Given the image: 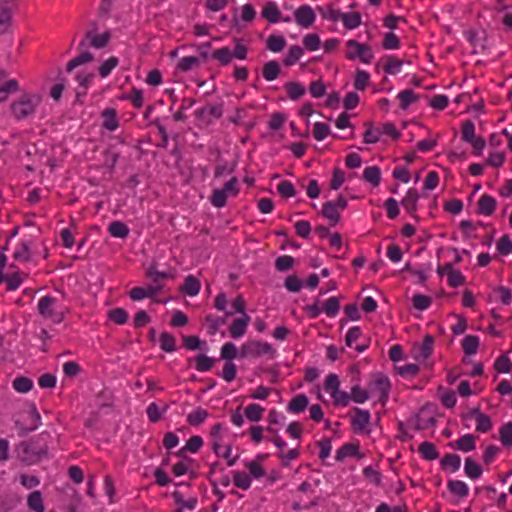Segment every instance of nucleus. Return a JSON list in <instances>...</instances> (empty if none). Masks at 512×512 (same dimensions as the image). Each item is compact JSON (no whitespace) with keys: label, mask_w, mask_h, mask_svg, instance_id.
I'll return each instance as SVG.
<instances>
[{"label":"nucleus","mask_w":512,"mask_h":512,"mask_svg":"<svg viewBox=\"0 0 512 512\" xmlns=\"http://www.w3.org/2000/svg\"><path fill=\"white\" fill-rule=\"evenodd\" d=\"M37 310L41 317L55 324H60L67 313V308L51 295H45L38 300Z\"/></svg>","instance_id":"f257e3e1"},{"label":"nucleus","mask_w":512,"mask_h":512,"mask_svg":"<svg viewBox=\"0 0 512 512\" xmlns=\"http://www.w3.org/2000/svg\"><path fill=\"white\" fill-rule=\"evenodd\" d=\"M40 96L37 94L24 93L11 105L12 115L17 120H23L34 114L36 107L40 103Z\"/></svg>","instance_id":"f03ea898"},{"label":"nucleus","mask_w":512,"mask_h":512,"mask_svg":"<svg viewBox=\"0 0 512 512\" xmlns=\"http://www.w3.org/2000/svg\"><path fill=\"white\" fill-rule=\"evenodd\" d=\"M264 355L270 359L276 355V350L268 342L252 340L244 343L240 349L241 358H256Z\"/></svg>","instance_id":"7ed1b4c3"},{"label":"nucleus","mask_w":512,"mask_h":512,"mask_svg":"<svg viewBox=\"0 0 512 512\" xmlns=\"http://www.w3.org/2000/svg\"><path fill=\"white\" fill-rule=\"evenodd\" d=\"M238 193V180L236 177H232L224 184L223 188L213 190L210 198L211 204L216 208H222L226 205L228 196H236Z\"/></svg>","instance_id":"20e7f679"},{"label":"nucleus","mask_w":512,"mask_h":512,"mask_svg":"<svg viewBox=\"0 0 512 512\" xmlns=\"http://www.w3.org/2000/svg\"><path fill=\"white\" fill-rule=\"evenodd\" d=\"M111 39L110 31H105L101 34L96 33V24L86 32L85 37L81 40L79 46L85 48L88 44L96 49L104 48Z\"/></svg>","instance_id":"39448f33"},{"label":"nucleus","mask_w":512,"mask_h":512,"mask_svg":"<svg viewBox=\"0 0 512 512\" xmlns=\"http://www.w3.org/2000/svg\"><path fill=\"white\" fill-rule=\"evenodd\" d=\"M347 46L349 48H355L357 49V53H352L351 51H348L346 53V57L350 60H353L355 58H359L360 61L364 64H370L374 58L373 51L371 47L368 44H361L358 43L356 40H348Z\"/></svg>","instance_id":"423d86ee"},{"label":"nucleus","mask_w":512,"mask_h":512,"mask_svg":"<svg viewBox=\"0 0 512 512\" xmlns=\"http://www.w3.org/2000/svg\"><path fill=\"white\" fill-rule=\"evenodd\" d=\"M294 18L299 26L307 29L315 22L316 14L310 5L304 4L294 11Z\"/></svg>","instance_id":"0eeeda50"},{"label":"nucleus","mask_w":512,"mask_h":512,"mask_svg":"<svg viewBox=\"0 0 512 512\" xmlns=\"http://www.w3.org/2000/svg\"><path fill=\"white\" fill-rule=\"evenodd\" d=\"M434 350V337L426 335L423 342L413 348L414 357L418 361H425L428 359Z\"/></svg>","instance_id":"6e6552de"},{"label":"nucleus","mask_w":512,"mask_h":512,"mask_svg":"<svg viewBox=\"0 0 512 512\" xmlns=\"http://www.w3.org/2000/svg\"><path fill=\"white\" fill-rule=\"evenodd\" d=\"M353 410L354 416L351 420L353 430L357 433L366 431L371 419L369 411L357 407Z\"/></svg>","instance_id":"1a4fd4ad"},{"label":"nucleus","mask_w":512,"mask_h":512,"mask_svg":"<svg viewBox=\"0 0 512 512\" xmlns=\"http://www.w3.org/2000/svg\"><path fill=\"white\" fill-rule=\"evenodd\" d=\"M94 78L93 72H84L77 71L75 73L74 79L78 82L79 87L76 90V96L79 98L80 96L86 95V90L88 87L92 85Z\"/></svg>","instance_id":"9d476101"},{"label":"nucleus","mask_w":512,"mask_h":512,"mask_svg":"<svg viewBox=\"0 0 512 512\" xmlns=\"http://www.w3.org/2000/svg\"><path fill=\"white\" fill-rule=\"evenodd\" d=\"M250 317L244 314L242 317L235 319L230 325L229 332L232 338L239 339L246 333Z\"/></svg>","instance_id":"9b49d317"},{"label":"nucleus","mask_w":512,"mask_h":512,"mask_svg":"<svg viewBox=\"0 0 512 512\" xmlns=\"http://www.w3.org/2000/svg\"><path fill=\"white\" fill-rule=\"evenodd\" d=\"M387 74L397 75L401 72L403 62L394 55H385L380 59Z\"/></svg>","instance_id":"f8f14e48"},{"label":"nucleus","mask_w":512,"mask_h":512,"mask_svg":"<svg viewBox=\"0 0 512 512\" xmlns=\"http://www.w3.org/2000/svg\"><path fill=\"white\" fill-rule=\"evenodd\" d=\"M449 446L462 452H470L476 448V437L472 434H465L455 442H450Z\"/></svg>","instance_id":"ddd939ff"},{"label":"nucleus","mask_w":512,"mask_h":512,"mask_svg":"<svg viewBox=\"0 0 512 512\" xmlns=\"http://www.w3.org/2000/svg\"><path fill=\"white\" fill-rule=\"evenodd\" d=\"M497 201L494 197L488 194H483L478 200V213L485 216H490L496 209Z\"/></svg>","instance_id":"4468645a"},{"label":"nucleus","mask_w":512,"mask_h":512,"mask_svg":"<svg viewBox=\"0 0 512 512\" xmlns=\"http://www.w3.org/2000/svg\"><path fill=\"white\" fill-rule=\"evenodd\" d=\"M103 122L102 127L110 132L118 129L119 121L117 118V112L114 108H106L101 113Z\"/></svg>","instance_id":"2eb2a0df"},{"label":"nucleus","mask_w":512,"mask_h":512,"mask_svg":"<svg viewBox=\"0 0 512 512\" xmlns=\"http://www.w3.org/2000/svg\"><path fill=\"white\" fill-rule=\"evenodd\" d=\"M347 457H362V455L359 452L358 444L345 443L336 451L335 458L337 461H343Z\"/></svg>","instance_id":"dca6fc26"},{"label":"nucleus","mask_w":512,"mask_h":512,"mask_svg":"<svg viewBox=\"0 0 512 512\" xmlns=\"http://www.w3.org/2000/svg\"><path fill=\"white\" fill-rule=\"evenodd\" d=\"M212 449L214 453L227 460V465L229 467L234 466L237 462L238 456L231 457L232 448L231 446H222L219 441H213L212 442Z\"/></svg>","instance_id":"f3484780"},{"label":"nucleus","mask_w":512,"mask_h":512,"mask_svg":"<svg viewBox=\"0 0 512 512\" xmlns=\"http://www.w3.org/2000/svg\"><path fill=\"white\" fill-rule=\"evenodd\" d=\"M419 194L416 189L409 188L403 197L401 204L409 214H414L417 210Z\"/></svg>","instance_id":"a211bd4d"},{"label":"nucleus","mask_w":512,"mask_h":512,"mask_svg":"<svg viewBox=\"0 0 512 512\" xmlns=\"http://www.w3.org/2000/svg\"><path fill=\"white\" fill-rule=\"evenodd\" d=\"M281 73V67L275 60L266 62L262 67V76L267 82H272L278 78Z\"/></svg>","instance_id":"6ab92c4d"},{"label":"nucleus","mask_w":512,"mask_h":512,"mask_svg":"<svg viewBox=\"0 0 512 512\" xmlns=\"http://www.w3.org/2000/svg\"><path fill=\"white\" fill-rule=\"evenodd\" d=\"M309 400L305 394H298L287 405V411L292 414L303 412L308 406Z\"/></svg>","instance_id":"aec40b11"},{"label":"nucleus","mask_w":512,"mask_h":512,"mask_svg":"<svg viewBox=\"0 0 512 512\" xmlns=\"http://www.w3.org/2000/svg\"><path fill=\"white\" fill-rule=\"evenodd\" d=\"M447 488L453 495L461 499L466 498L469 494V486L462 480H448Z\"/></svg>","instance_id":"412c9836"},{"label":"nucleus","mask_w":512,"mask_h":512,"mask_svg":"<svg viewBox=\"0 0 512 512\" xmlns=\"http://www.w3.org/2000/svg\"><path fill=\"white\" fill-rule=\"evenodd\" d=\"M261 14L262 17L265 18L270 23H277L281 19L278 6L273 1H268L267 3H265Z\"/></svg>","instance_id":"4be33fe9"},{"label":"nucleus","mask_w":512,"mask_h":512,"mask_svg":"<svg viewBox=\"0 0 512 512\" xmlns=\"http://www.w3.org/2000/svg\"><path fill=\"white\" fill-rule=\"evenodd\" d=\"M441 467L455 473L461 467V457L457 454L448 453L441 459Z\"/></svg>","instance_id":"5701e85b"},{"label":"nucleus","mask_w":512,"mask_h":512,"mask_svg":"<svg viewBox=\"0 0 512 512\" xmlns=\"http://www.w3.org/2000/svg\"><path fill=\"white\" fill-rule=\"evenodd\" d=\"M12 23V9L7 5H0V35L7 33Z\"/></svg>","instance_id":"b1692460"},{"label":"nucleus","mask_w":512,"mask_h":512,"mask_svg":"<svg viewBox=\"0 0 512 512\" xmlns=\"http://www.w3.org/2000/svg\"><path fill=\"white\" fill-rule=\"evenodd\" d=\"M480 338L476 335H466L462 340V348L466 355H475L478 351Z\"/></svg>","instance_id":"393cba45"},{"label":"nucleus","mask_w":512,"mask_h":512,"mask_svg":"<svg viewBox=\"0 0 512 512\" xmlns=\"http://www.w3.org/2000/svg\"><path fill=\"white\" fill-rule=\"evenodd\" d=\"M200 282L199 280L194 277L193 275H188L183 283V286L181 288L182 292H184L186 295L194 297L198 295L200 291Z\"/></svg>","instance_id":"a878e982"},{"label":"nucleus","mask_w":512,"mask_h":512,"mask_svg":"<svg viewBox=\"0 0 512 512\" xmlns=\"http://www.w3.org/2000/svg\"><path fill=\"white\" fill-rule=\"evenodd\" d=\"M211 58L218 61L220 65L226 66L233 59L232 50L227 46L215 49L211 53Z\"/></svg>","instance_id":"bb28decb"},{"label":"nucleus","mask_w":512,"mask_h":512,"mask_svg":"<svg viewBox=\"0 0 512 512\" xmlns=\"http://www.w3.org/2000/svg\"><path fill=\"white\" fill-rule=\"evenodd\" d=\"M284 88L287 92L288 97L293 101L301 98L306 92L305 87L301 83L296 81L287 82L284 85Z\"/></svg>","instance_id":"cd10ccee"},{"label":"nucleus","mask_w":512,"mask_h":512,"mask_svg":"<svg viewBox=\"0 0 512 512\" xmlns=\"http://www.w3.org/2000/svg\"><path fill=\"white\" fill-rule=\"evenodd\" d=\"M128 226L122 221H113L108 226V232L112 237L124 239L129 235Z\"/></svg>","instance_id":"c85d7f7f"},{"label":"nucleus","mask_w":512,"mask_h":512,"mask_svg":"<svg viewBox=\"0 0 512 512\" xmlns=\"http://www.w3.org/2000/svg\"><path fill=\"white\" fill-rule=\"evenodd\" d=\"M27 506L31 511L44 512L45 507L43 504V498L40 491H33L27 498Z\"/></svg>","instance_id":"c756f323"},{"label":"nucleus","mask_w":512,"mask_h":512,"mask_svg":"<svg viewBox=\"0 0 512 512\" xmlns=\"http://www.w3.org/2000/svg\"><path fill=\"white\" fill-rule=\"evenodd\" d=\"M13 258L19 262H28L31 259L30 243L21 241L13 253Z\"/></svg>","instance_id":"7c9ffc66"},{"label":"nucleus","mask_w":512,"mask_h":512,"mask_svg":"<svg viewBox=\"0 0 512 512\" xmlns=\"http://www.w3.org/2000/svg\"><path fill=\"white\" fill-rule=\"evenodd\" d=\"M464 472L470 479H478L483 470L479 464H477L471 457L465 459Z\"/></svg>","instance_id":"2f4dec72"},{"label":"nucleus","mask_w":512,"mask_h":512,"mask_svg":"<svg viewBox=\"0 0 512 512\" xmlns=\"http://www.w3.org/2000/svg\"><path fill=\"white\" fill-rule=\"evenodd\" d=\"M418 451L421 454V456L428 461L435 460L439 457V453L435 445L431 442H422L419 445Z\"/></svg>","instance_id":"473e14b6"},{"label":"nucleus","mask_w":512,"mask_h":512,"mask_svg":"<svg viewBox=\"0 0 512 512\" xmlns=\"http://www.w3.org/2000/svg\"><path fill=\"white\" fill-rule=\"evenodd\" d=\"M286 46V40L283 36L280 35H270L266 40V47L269 51L273 53H278L284 49Z\"/></svg>","instance_id":"72a5a7b5"},{"label":"nucleus","mask_w":512,"mask_h":512,"mask_svg":"<svg viewBox=\"0 0 512 512\" xmlns=\"http://www.w3.org/2000/svg\"><path fill=\"white\" fill-rule=\"evenodd\" d=\"M303 54L304 50L302 47L298 45H293L288 49V52L283 62L287 67L293 66L299 61Z\"/></svg>","instance_id":"f704fd0d"},{"label":"nucleus","mask_w":512,"mask_h":512,"mask_svg":"<svg viewBox=\"0 0 512 512\" xmlns=\"http://www.w3.org/2000/svg\"><path fill=\"white\" fill-rule=\"evenodd\" d=\"M203 445V439L200 437V436H191L184 447H182L179 451H178V455L179 456H183L184 453L186 451H189L191 453H196L200 450V448L202 447Z\"/></svg>","instance_id":"c9c22d12"},{"label":"nucleus","mask_w":512,"mask_h":512,"mask_svg":"<svg viewBox=\"0 0 512 512\" xmlns=\"http://www.w3.org/2000/svg\"><path fill=\"white\" fill-rule=\"evenodd\" d=\"M363 178L365 181L377 187L381 181V171L377 166H368L363 171Z\"/></svg>","instance_id":"e433bc0d"},{"label":"nucleus","mask_w":512,"mask_h":512,"mask_svg":"<svg viewBox=\"0 0 512 512\" xmlns=\"http://www.w3.org/2000/svg\"><path fill=\"white\" fill-rule=\"evenodd\" d=\"M341 21L345 28L352 30L361 25V15L358 12L345 13L343 12Z\"/></svg>","instance_id":"4c0bfd02"},{"label":"nucleus","mask_w":512,"mask_h":512,"mask_svg":"<svg viewBox=\"0 0 512 512\" xmlns=\"http://www.w3.org/2000/svg\"><path fill=\"white\" fill-rule=\"evenodd\" d=\"M475 421H476V431L480 433H486L492 429V420L491 418L481 412L475 413Z\"/></svg>","instance_id":"58836bf2"},{"label":"nucleus","mask_w":512,"mask_h":512,"mask_svg":"<svg viewBox=\"0 0 512 512\" xmlns=\"http://www.w3.org/2000/svg\"><path fill=\"white\" fill-rule=\"evenodd\" d=\"M207 410L199 407L187 415V422L191 426H199L208 418Z\"/></svg>","instance_id":"ea45409f"},{"label":"nucleus","mask_w":512,"mask_h":512,"mask_svg":"<svg viewBox=\"0 0 512 512\" xmlns=\"http://www.w3.org/2000/svg\"><path fill=\"white\" fill-rule=\"evenodd\" d=\"M499 440L505 447L512 446V421H508L500 426Z\"/></svg>","instance_id":"a19ab883"},{"label":"nucleus","mask_w":512,"mask_h":512,"mask_svg":"<svg viewBox=\"0 0 512 512\" xmlns=\"http://www.w3.org/2000/svg\"><path fill=\"white\" fill-rule=\"evenodd\" d=\"M322 214L330 221L331 225L337 224L340 219V212L332 204V201L323 204Z\"/></svg>","instance_id":"79ce46f5"},{"label":"nucleus","mask_w":512,"mask_h":512,"mask_svg":"<svg viewBox=\"0 0 512 512\" xmlns=\"http://www.w3.org/2000/svg\"><path fill=\"white\" fill-rule=\"evenodd\" d=\"M215 363V359L205 355L199 354L195 358V369L198 372H207L210 371Z\"/></svg>","instance_id":"37998d69"},{"label":"nucleus","mask_w":512,"mask_h":512,"mask_svg":"<svg viewBox=\"0 0 512 512\" xmlns=\"http://www.w3.org/2000/svg\"><path fill=\"white\" fill-rule=\"evenodd\" d=\"M265 409L256 403H251L245 408V416L253 422L260 421L262 419Z\"/></svg>","instance_id":"c03bdc74"},{"label":"nucleus","mask_w":512,"mask_h":512,"mask_svg":"<svg viewBox=\"0 0 512 512\" xmlns=\"http://www.w3.org/2000/svg\"><path fill=\"white\" fill-rule=\"evenodd\" d=\"M397 98L400 101V107L407 109L412 103L418 100V95L415 94L411 89H406L398 93Z\"/></svg>","instance_id":"a18cd8bd"},{"label":"nucleus","mask_w":512,"mask_h":512,"mask_svg":"<svg viewBox=\"0 0 512 512\" xmlns=\"http://www.w3.org/2000/svg\"><path fill=\"white\" fill-rule=\"evenodd\" d=\"M93 55L88 51H83L78 56L71 59L67 64V71L71 72L76 67L92 61Z\"/></svg>","instance_id":"49530a36"},{"label":"nucleus","mask_w":512,"mask_h":512,"mask_svg":"<svg viewBox=\"0 0 512 512\" xmlns=\"http://www.w3.org/2000/svg\"><path fill=\"white\" fill-rule=\"evenodd\" d=\"M6 287L8 291H16L23 283L22 275L19 271L5 275Z\"/></svg>","instance_id":"de8ad7c7"},{"label":"nucleus","mask_w":512,"mask_h":512,"mask_svg":"<svg viewBox=\"0 0 512 512\" xmlns=\"http://www.w3.org/2000/svg\"><path fill=\"white\" fill-rule=\"evenodd\" d=\"M119 64V59L115 56L109 57L107 60H105L99 67L98 71L102 78L108 77L113 69L117 67Z\"/></svg>","instance_id":"09e8293b"},{"label":"nucleus","mask_w":512,"mask_h":512,"mask_svg":"<svg viewBox=\"0 0 512 512\" xmlns=\"http://www.w3.org/2000/svg\"><path fill=\"white\" fill-rule=\"evenodd\" d=\"M12 386L19 393H28L33 387V381L27 377H16Z\"/></svg>","instance_id":"8fccbe9b"},{"label":"nucleus","mask_w":512,"mask_h":512,"mask_svg":"<svg viewBox=\"0 0 512 512\" xmlns=\"http://www.w3.org/2000/svg\"><path fill=\"white\" fill-rule=\"evenodd\" d=\"M233 482L236 487L242 490H248L251 487V477L243 472L236 471L233 473Z\"/></svg>","instance_id":"3c124183"},{"label":"nucleus","mask_w":512,"mask_h":512,"mask_svg":"<svg viewBox=\"0 0 512 512\" xmlns=\"http://www.w3.org/2000/svg\"><path fill=\"white\" fill-rule=\"evenodd\" d=\"M494 368L499 373H509L512 370V362L508 354H502L494 362Z\"/></svg>","instance_id":"603ef678"},{"label":"nucleus","mask_w":512,"mask_h":512,"mask_svg":"<svg viewBox=\"0 0 512 512\" xmlns=\"http://www.w3.org/2000/svg\"><path fill=\"white\" fill-rule=\"evenodd\" d=\"M339 301L337 297H330L323 303V312L328 317H335L338 314L339 311Z\"/></svg>","instance_id":"864d4df0"},{"label":"nucleus","mask_w":512,"mask_h":512,"mask_svg":"<svg viewBox=\"0 0 512 512\" xmlns=\"http://www.w3.org/2000/svg\"><path fill=\"white\" fill-rule=\"evenodd\" d=\"M412 303L415 309L419 311L427 310L432 303V299L430 296L423 294H415L412 297Z\"/></svg>","instance_id":"5fc2aeb1"},{"label":"nucleus","mask_w":512,"mask_h":512,"mask_svg":"<svg viewBox=\"0 0 512 512\" xmlns=\"http://www.w3.org/2000/svg\"><path fill=\"white\" fill-rule=\"evenodd\" d=\"M160 347L165 352H174L176 350L175 337L168 332H163L160 336Z\"/></svg>","instance_id":"6e6d98bb"},{"label":"nucleus","mask_w":512,"mask_h":512,"mask_svg":"<svg viewBox=\"0 0 512 512\" xmlns=\"http://www.w3.org/2000/svg\"><path fill=\"white\" fill-rule=\"evenodd\" d=\"M146 277L149 278L152 283L162 284L161 282L171 277L167 272H161L156 269L155 266H150L146 271Z\"/></svg>","instance_id":"4d7b16f0"},{"label":"nucleus","mask_w":512,"mask_h":512,"mask_svg":"<svg viewBox=\"0 0 512 512\" xmlns=\"http://www.w3.org/2000/svg\"><path fill=\"white\" fill-rule=\"evenodd\" d=\"M237 347L232 342H226L221 347L220 356L222 359L227 360V362H231V360L237 357Z\"/></svg>","instance_id":"13d9d810"},{"label":"nucleus","mask_w":512,"mask_h":512,"mask_svg":"<svg viewBox=\"0 0 512 512\" xmlns=\"http://www.w3.org/2000/svg\"><path fill=\"white\" fill-rule=\"evenodd\" d=\"M370 75L367 71L357 70L354 80V87L357 90L363 91L369 84Z\"/></svg>","instance_id":"bf43d9fd"},{"label":"nucleus","mask_w":512,"mask_h":512,"mask_svg":"<svg viewBox=\"0 0 512 512\" xmlns=\"http://www.w3.org/2000/svg\"><path fill=\"white\" fill-rule=\"evenodd\" d=\"M330 133V127L325 123L316 122L313 126V137L317 141H323Z\"/></svg>","instance_id":"052dcab7"},{"label":"nucleus","mask_w":512,"mask_h":512,"mask_svg":"<svg viewBox=\"0 0 512 512\" xmlns=\"http://www.w3.org/2000/svg\"><path fill=\"white\" fill-rule=\"evenodd\" d=\"M382 45L385 50H396L400 48V40L396 34L389 32L384 35Z\"/></svg>","instance_id":"680f3d73"},{"label":"nucleus","mask_w":512,"mask_h":512,"mask_svg":"<svg viewBox=\"0 0 512 512\" xmlns=\"http://www.w3.org/2000/svg\"><path fill=\"white\" fill-rule=\"evenodd\" d=\"M496 248L501 255L507 256L512 253V241L508 235H503L497 242Z\"/></svg>","instance_id":"e2e57ef3"},{"label":"nucleus","mask_w":512,"mask_h":512,"mask_svg":"<svg viewBox=\"0 0 512 512\" xmlns=\"http://www.w3.org/2000/svg\"><path fill=\"white\" fill-rule=\"evenodd\" d=\"M320 38L317 34H307L303 38V45L308 51H316L320 48Z\"/></svg>","instance_id":"0e129e2a"},{"label":"nucleus","mask_w":512,"mask_h":512,"mask_svg":"<svg viewBox=\"0 0 512 512\" xmlns=\"http://www.w3.org/2000/svg\"><path fill=\"white\" fill-rule=\"evenodd\" d=\"M199 65V59L195 56H186L179 60L177 68L183 72H187Z\"/></svg>","instance_id":"69168bd1"},{"label":"nucleus","mask_w":512,"mask_h":512,"mask_svg":"<svg viewBox=\"0 0 512 512\" xmlns=\"http://www.w3.org/2000/svg\"><path fill=\"white\" fill-rule=\"evenodd\" d=\"M461 137L462 140L465 142L472 141L475 137V125L472 121L467 120L462 125V131H461Z\"/></svg>","instance_id":"338daca9"},{"label":"nucleus","mask_w":512,"mask_h":512,"mask_svg":"<svg viewBox=\"0 0 512 512\" xmlns=\"http://www.w3.org/2000/svg\"><path fill=\"white\" fill-rule=\"evenodd\" d=\"M351 400H353L355 403L362 404L366 402L369 399L368 392L358 385H355L351 388Z\"/></svg>","instance_id":"774afa93"}]
</instances>
